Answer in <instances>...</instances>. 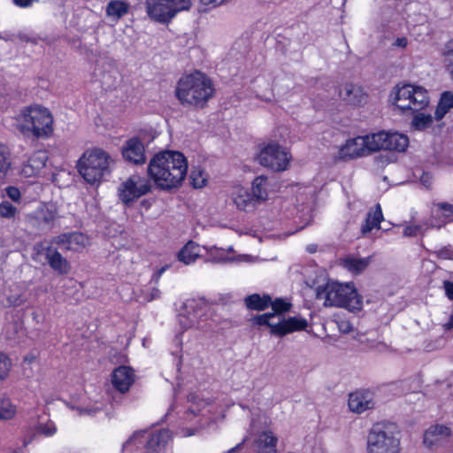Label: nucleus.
<instances>
[{"label":"nucleus","instance_id":"33","mask_svg":"<svg viewBox=\"0 0 453 453\" xmlns=\"http://www.w3.org/2000/svg\"><path fill=\"white\" fill-rule=\"evenodd\" d=\"M12 165V153L7 145L0 142V180L4 179Z\"/></svg>","mask_w":453,"mask_h":453},{"label":"nucleus","instance_id":"52","mask_svg":"<svg viewBox=\"0 0 453 453\" xmlns=\"http://www.w3.org/2000/svg\"><path fill=\"white\" fill-rule=\"evenodd\" d=\"M36 0H12V3L20 8H28L33 5Z\"/></svg>","mask_w":453,"mask_h":453},{"label":"nucleus","instance_id":"45","mask_svg":"<svg viewBox=\"0 0 453 453\" xmlns=\"http://www.w3.org/2000/svg\"><path fill=\"white\" fill-rule=\"evenodd\" d=\"M191 184L194 188H198L204 186L206 180L203 177L202 173L192 172L190 174Z\"/></svg>","mask_w":453,"mask_h":453},{"label":"nucleus","instance_id":"2","mask_svg":"<svg viewBox=\"0 0 453 453\" xmlns=\"http://www.w3.org/2000/svg\"><path fill=\"white\" fill-rule=\"evenodd\" d=\"M214 88L211 80L196 71L182 76L176 88V96L181 104L203 106L212 96Z\"/></svg>","mask_w":453,"mask_h":453},{"label":"nucleus","instance_id":"63","mask_svg":"<svg viewBox=\"0 0 453 453\" xmlns=\"http://www.w3.org/2000/svg\"><path fill=\"white\" fill-rule=\"evenodd\" d=\"M308 250H309L310 252H312L313 248H308Z\"/></svg>","mask_w":453,"mask_h":453},{"label":"nucleus","instance_id":"26","mask_svg":"<svg viewBox=\"0 0 453 453\" xmlns=\"http://www.w3.org/2000/svg\"><path fill=\"white\" fill-rule=\"evenodd\" d=\"M269 180L265 175L257 176L252 181V196L258 204L265 202L268 198Z\"/></svg>","mask_w":453,"mask_h":453},{"label":"nucleus","instance_id":"53","mask_svg":"<svg viewBox=\"0 0 453 453\" xmlns=\"http://www.w3.org/2000/svg\"><path fill=\"white\" fill-rule=\"evenodd\" d=\"M142 434L141 432H136L130 437L122 446V452L127 451L129 446L134 441V440Z\"/></svg>","mask_w":453,"mask_h":453},{"label":"nucleus","instance_id":"39","mask_svg":"<svg viewBox=\"0 0 453 453\" xmlns=\"http://www.w3.org/2000/svg\"><path fill=\"white\" fill-rule=\"evenodd\" d=\"M47 161V156L44 152H37L33 157H31L28 160L29 167L32 168V172L34 173V170H39L45 166Z\"/></svg>","mask_w":453,"mask_h":453},{"label":"nucleus","instance_id":"32","mask_svg":"<svg viewBox=\"0 0 453 453\" xmlns=\"http://www.w3.org/2000/svg\"><path fill=\"white\" fill-rule=\"evenodd\" d=\"M129 5L120 0H111L107 4L106 14L115 20L119 19L128 12Z\"/></svg>","mask_w":453,"mask_h":453},{"label":"nucleus","instance_id":"5","mask_svg":"<svg viewBox=\"0 0 453 453\" xmlns=\"http://www.w3.org/2000/svg\"><path fill=\"white\" fill-rule=\"evenodd\" d=\"M390 97L394 104L403 112L411 113L426 109L430 103L429 93L420 85L403 83L394 87Z\"/></svg>","mask_w":453,"mask_h":453},{"label":"nucleus","instance_id":"51","mask_svg":"<svg viewBox=\"0 0 453 453\" xmlns=\"http://www.w3.org/2000/svg\"><path fill=\"white\" fill-rule=\"evenodd\" d=\"M443 285H444V290H445V294H446L447 297L449 300L453 301V282L445 280L443 282Z\"/></svg>","mask_w":453,"mask_h":453},{"label":"nucleus","instance_id":"64","mask_svg":"<svg viewBox=\"0 0 453 453\" xmlns=\"http://www.w3.org/2000/svg\"><path fill=\"white\" fill-rule=\"evenodd\" d=\"M14 453H18V452H14Z\"/></svg>","mask_w":453,"mask_h":453},{"label":"nucleus","instance_id":"10","mask_svg":"<svg viewBox=\"0 0 453 453\" xmlns=\"http://www.w3.org/2000/svg\"><path fill=\"white\" fill-rule=\"evenodd\" d=\"M150 180L138 174L131 175L122 182L119 188V197L126 206H130L135 200L150 192Z\"/></svg>","mask_w":453,"mask_h":453},{"label":"nucleus","instance_id":"7","mask_svg":"<svg viewBox=\"0 0 453 453\" xmlns=\"http://www.w3.org/2000/svg\"><path fill=\"white\" fill-rule=\"evenodd\" d=\"M111 157L101 149L87 150L78 161V170L84 180L90 184L101 180L110 173Z\"/></svg>","mask_w":453,"mask_h":453},{"label":"nucleus","instance_id":"20","mask_svg":"<svg viewBox=\"0 0 453 453\" xmlns=\"http://www.w3.org/2000/svg\"><path fill=\"white\" fill-rule=\"evenodd\" d=\"M171 439L170 431L160 429L153 432L148 440L145 449L147 453H161L165 450L168 441Z\"/></svg>","mask_w":453,"mask_h":453},{"label":"nucleus","instance_id":"44","mask_svg":"<svg viewBox=\"0 0 453 453\" xmlns=\"http://www.w3.org/2000/svg\"><path fill=\"white\" fill-rule=\"evenodd\" d=\"M7 307H18L26 303L27 299L22 294L9 295L6 297Z\"/></svg>","mask_w":453,"mask_h":453},{"label":"nucleus","instance_id":"21","mask_svg":"<svg viewBox=\"0 0 453 453\" xmlns=\"http://www.w3.org/2000/svg\"><path fill=\"white\" fill-rule=\"evenodd\" d=\"M278 438L273 432L265 431L261 433L253 442L254 453H276Z\"/></svg>","mask_w":453,"mask_h":453},{"label":"nucleus","instance_id":"22","mask_svg":"<svg viewBox=\"0 0 453 453\" xmlns=\"http://www.w3.org/2000/svg\"><path fill=\"white\" fill-rule=\"evenodd\" d=\"M45 257L50 266L58 274H67L69 273L68 261L55 248L51 246L46 248Z\"/></svg>","mask_w":453,"mask_h":453},{"label":"nucleus","instance_id":"34","mask_svg":"<svg viewBox=\"0 0 453 453\" xmlns=\"http://www.w3.org/2000/svg\"><path fill=\"white\" fill-rule=\"evenodd\" d=\"M188 401L191 403L188 411L186 412V418L189 419V416H196L201 413L203 408L210 405V402L204 399H198L195 394H189L188 396Z\"/></svg>","mask_w":453,"mask_h":453},{"label":"nucleus","instance_id":"47","mask_svg":"<svg viewBox=\"0 0 453 453\" xmlns=\"http://www.w3.org/2000/svg\"><path fill=\"white\" fill-rule=\"evenodd\" d=\"M39 431L41 434L46 436H50L56 433L57 429L54 424L47 423L44 425H40Z\"/></svg>","mask_w":453,"mask_h":453},{"label":"nucleus","instance_id":"30","mask_svg":"<svg viewBox=\"0 0 453 453\" xmlns=\"http://www.w3.org/2000/svg\"><path fill=\"white\" fill-rule=\"evenodd\" d=\"M387 137V132L385 131L365 135L364 138L365 140L368 155L372 152L384 150V142Z\"/></svg>","mask_w":453,"mask_h":453},{"label":"nucleus","instance_id":"59","mask_svg":"<svg viewBox=\"0 0 453 453\" xmlns=\"http://www.w3.org/2000/svg\"><path fill=\"white\" fill-rule=\"evenodd\" d=\"M244 442V441L241 443H239L236 447L231 449L228 453H239V449L240 448L242 447V443Z\"/></svg>","mask_w":453,"mask_h":453},{"label":"nucleus","instance_id":"48","mask_svg":"<svg viewBox=\"0 0 453 453\" xmlns=\"http://www.w3.org/2000/svg\"><path fill=\"white\" fill-rule=\"evenodd\" d=\"M6 194L10 199L14 202H18L20 198V191L16 187H8L6 189Z\"/></svg>","mask_w":453,"mask_h":453},{"label":"nucleus","instance_id":"43","mask_svg":"<svg viewBox=\"0 0 453 453\" xmlns=\"http://www.w3.org/2000/svg\"><path fill=\"white\" fill-rule=\"evenodd\" d=\"M11 369V361L8 357L0 353V380H4Z\"/></svg>","mask_w":453,"mask_h":453},{"label":"nucleus","instance_id":"15","mask_svg":"<svg viewBox=\"0 0 453 453\" xmlns=\"http://www.w3.org/2000/svg\"><path fill=\"white\" fill-rule=\"evenodd\" d=\"M122 155L127 161L134 165H142L146 162L144 145L136 137L127 141L122 149Z\"/></svg>","mask_w":453,"mask_h":453},{"label":"nucleus","instance_id":"28","mask_svg":"<svg viewBox=\"0 0 453 453\" xmlns=\"http://www.w3.org/2000/svg\"><path fill=\"white\" fill-rule=\"evenodd\" d=\"M271 303L272 298L268 295L253 294L245 298L247 308L254 311H264L270 306Z\"/></svg>","mask_w":453,"mask_h":453},{"label":"nucleus","instance_id":"19","mask_svg":"<svg viewBox=\"0 0 453 453\" xmlns=\"http://www.w3.org/2000/svg\"><path fill=\"white\" fill-rule=\"evenodd\" d=\"M348 404L349 410L356 413H362L374 407V403L370 394L361 391L349 394Z\"/></svg>","mask_w":453,"mask_h":453},{"label":"nucleus","instance_id":"55","mask_svg":"<svg viewBox=\"0 0 453 453\" xmlns=\"http://www.w3.org/2000/svg\"><path fill=\"white\" fill-rule=\"evenodd\" d=\"M339 328L342 332L347 334L349 333L352 330V326L348 321H342L339 324Z\"/></svg>","mask_w":453,"mask_h":453},{"label":"nucleus","instance_id":"36","mask_svg":"<svg viewBox=\"0 0 453 453\" xmlns=\"http://www.w3.org/2000/svg\"><path fill=\"white\" fill-rule=\"evenodd\" d=\"M433 124V117L430 114L418 112L414 114L411 119V127L418 131H423Z\"/></svg>","mask_w":453,"mask_h":453},{"label":"nucleus","instance_id":"49","mask_svg":"<svg viewBox=\"0 0 453 453\" xmlns=\"http://www.w3.org/2000/svg\"><path fill=\"white\" fill-rule=\"evenodd\" d=\"M179 322H180V326L185 329L194 326L195 323H196V321L194 319H189L185 315L179 316Z\"/></svg>","mask_w":453,"mask_h":453},{"label":"nucleus","instance_id":"18","mask_svg":"<svg viewBox=\"0 0 453 453\" xmlns=\"http://www.w3.org/2000/svg\"><path fill=\"white\" fill-rule=\"evenodd\" d=\"M134 370L128 366H119L112 372L111 382L113 387L121 393H126L134 383Z\"/></svg>","mask_w":453,"mask_h":453},{"label":"nucleus","instance_id":"24","mask_svg":"<svg viewBox=\"0 0 453 453\" xmlns=\"http://www.w3.org/2000/svg\"><path fill=\"white\" fill-rule=\"evenodd\" d=\"M383 220L381 207L377 203L374 208L367 213L365 223L361 227L363 234L370 233L373 228H380V223Z\"/></svg>","mask_w":453,"mask_h":453},{"label":"nucleus","instance_id":"40","mask_svg":"<svg viewBox=\"0 0 453 453\" xmlns=\"http://www.w3.org/2000/svg\"><path fill=\"white\" fill-rule=\"evenodd\" d=\"M273 312L277 315L282 316V313L288 311L291 308V303L286 302L284 299L276 298L274 301H272L270 303Z\"/></svg>","mask_w":453,"mask_h":453},{"label":"nucleus","instance_id":"42","mask_svg":"<svg viewBox=\"0 0 453 453\" xmlns=\"http://www.w3.org/2000/svg\"><path fill=\"white\" fill-rule=\"evenodd\" d=\"M17 211V208L7 201L2 202L0 203V217L2 218H14Z\"/></svg>","mask_w":453,"mask_h":453},{"label":"nucleus","instance_id":"12","mask_svg":"<svg viewBox=\"0 0 453 453\" xmlns=\"http://www.w3.org/2000/svg\"><path fill=\"white\" fill-rule=\"evenodd\" d=\"M60 249L73 252L81 251L88 244V237L80 232L61 234L52 239Z\"/></svg>","mask_w":453,"mask_h":453},{"label":"nucleus","instance_id":"61","mask_svg":"<svg viewBox=\"0 0 453 453\" xmlns=\"http://www.w3.org/2000/svg\"><path fill=\"white\" fill-rule=\"evenodd\" d=\"M426 178H428V177H427V176H426ZM421 180H422V181H423V183H424V184H426V183H428V180H427L426 179H425V177H423V178L421 179Z\"/></svg>","mask_w":453,"mask_h":453},{"label":"nucleus","instance_id":"56","mask_svg":"<svg viewBox=\"0 0 453 453\" xmlns=\"http://www.w3.org/2000/svg\"><path fill=\"white\" fill-rule=\"evenodd\" d=\"M160 295H161L160 290H159L158 288H153L151 289V291H150V297H148V299H147V300H148L149 302H150V301H152V300H154V299L158 298V297L160 296Z\"/></svg>","mask_w":453,"mask_h":453},{"label":"nucleus","instance_id":"1","mask_svg":"<svg viewBox=\"0 0 453 453\" xmlns=\"http://www.w3.org/2000/svg\"><path fill=\"white\" fill-rule=\"evenodd\" d=\"M188 172V163L179 151L165 150L156 154L148 165V174L161 189L179 187Z\"/></svg>","mask_w":453,"mask_h":453},{"label":"nucleus","instance_id":"8","mask_svg":"<svg viewBox=\"0 0 453 453\" xmlns=\"http://www.w3.org/2000/svg\"><path fill=\"white\" fill-rule=\"evenodd\" d=\"M251 320L253 324L266 326L270 328V334L278 337H283L296 331L304 330L308 326L305 319L298 317L284 319L282 316L272 312L257 315Z\"/></svg>","mask_w":453,"mask_h":453},{"label":"nucleus","instance_id":"27","mask_svg":"<svg viewBox=\"0 0 453 453\" xmlns=\"http://www.w3.org/2000/svg\"><path fill=\"white\" fill-rule=\"evenodd\" d=\"M371 263V257H356L349 256L342 259V265L349 272L358 274L362 273Z\"/></svg>","mask_w":453,"mask_h":453},{"label":"nucleus","instance_id":"14","mask_svg":"<svg viewBox=\"0 0 453 453\" xmlns=\"http://www.w3.org/2000/svg\"><path fill=\"white\" fill-rule=\"evenodd\" d=\"M340 98L346 104L353 106H360L367 101V94L364 88L357 84L347 82L340 88Z\"/></svg>","mask_w":453,"mask_h":453},{"label":"nucleus","instance_id":"60","mask_svg":"<svg viewBox=\"0 0 453 453\" xmlns=\"http://www.w3.org/2000/svg\"><path fill=\"white\" fill-rule=\"evenodd\" d=\"M18 37L19 38V40H21L22 42H28L29 41V37L26 35V34H23V33H19L18 35Z\"/></svg>","mask_w":453,"mask_h":453},{"label":"nucleus","instance_id":"17","mask_svg":"<svg viewBox=\"0 0 453 453\" xmlns=\"http://www.w3.org/2000/svg\"><path fill=\"white\" fill-rule=\"evenodd\" d=\"M367 155V147L364 136H357L353 139H349L339 151L340 158L344 160Z\"/></svg>","mask_w":453,"mask_h":453},{"label":"nucleus","instance_id":"50","mask_svg":"<svg viewBox=\"0 0 453 453\" xmlns=\"http://www.w3.org/2000/svg\"><path fill=\"white\" fill-rule=\"evenodd\" d=\"M409 41L406 37H398L396 38L394 42L392 43V46L395 48L399 49H405L408 46Z\"/></svg>","mask_w":453,"mask_h":453},{"label":"nucleus","instance_id":"62","mask_svg":"<svg viewBox=\"0 0 453 453\" xmlns=\"http://www.w3.org/2000/svg\"><path fill=\"white\" fill-rule=\"evenodd\" d=\"M308 250H309L310 252H312L313 248H308Z\"/></svg>","mask_w":453,"mask_h":453},{"label":"nucleus","instance_id":"57","mask_svg":"<svg viewBox=\"0 0 453 453\" xmlns=\"http://www.w3.org/2000/svg\"><path fill=\"white\" fill-rule=\"evenodd\" d=\"M445 330L453 329V315H451L449 319V321L443 325Z\"/></svg>","mask_w":453,"mask_h":453},{"label":"nucleus","instance_id":"58","mask_svg":"<svg viewBox=\"0 0 453 453\" xmlns=\"http://www.w3.org/2000/svg\"><path fill=\"white\" fill-rule=\"evenodd\" d=\"M165 271V267H162L159 271H157L152 277V280H155L156 282L158 281L160 276L162 275V273H164Z\"/></svg>","mask_w":453,"mask_h":453},{"label":"nucleus","instance_id":"6","mask_svg":"<svg viewBox=\"0 0 453 453\" xmlns=\"http://www.w3.org/2000/svg\"><path fill=\"white\" fill-rule=\"evenodd\" d=\"M367 453H401V441L396 426L377 423L372 426L366 443Z\"/></svg>","mask_w":453,"mask_h":453},{"label":"nucleus","instance_id":"46","mask_svg":"<svg viewBox=\"0 0 453 453\" xmlns=\"http://www.w3.org/2000/svg\"><path fill=\"white\" fill-rule=\"evenodd\" d=\"M434 253L439 258L453 260V248H451L450 246L442 247Z\"/></svg>","mask_w":453,"mask_h":453},{"label":"nucleus","instance_id":"38","mask_svg":"<svg viewBox=\"0 0 453 453\" xmlns=\"http://www.w3.org/2000/svg\"><path fill=\"white\" fill-rule=\"evenodd\" d=\"M437 211L444 219L443 224L453 221V205L448 203H438L435 204Z\"/></svg>","mask_w":453,"mask_h":453},{"label":"nucleus","instance_id":"13","mask_svg":"<svg viewBox=\"0 0 453 453\" xmlns=\"http://www.w3.org/2000/svg\"><path fill=\"white\" fill-rule=\"evenodd\" d=\"M451 430L444 425H434L430 426L424 434L423 443L427 448L441 446L449 441L451 437Z\"/></svg>","mask_w":453,"mask_h":453},{"label":"nucleus","instance_id":"9","mask_svg":"<svg viewBox=\"0 0 453 453\" xmlns=\"http://www.w3.org/2000/svg\"><path fill=\"white\" fill-rule=\"evenodd\" d=\"M146 11L154 20L167 22L177 12L188 10L191 6L190 0H146Z\"/></svg>","mask_w":453,"mask_h":453},{"label":"nucleus","instance_id":"37","mask_svg":"<svg viewBox=\"0 0 453 453\" xmlns=\"http://www.w3.org/2000/svg\"><path fill=\"white\" fill-rule=\"evenodd\" d=\"M16 413V407L11 403L10 399H0V418L11 419Z\"/></svg>","mask_w":453,"mask_h":453},{"label":"nucleus","instance_id":"31","mask_svg":"<svg viewBox=\"0 0 453 453\" xmlns=\"http://www.w3.org/2000/svg\"><path fill=\"white\" fill-rule=\"evenodd\" d=\"M199 257V246L194 242H188L178 253L180 261L189 265Z\"/></svg>","mask_w":453,"mask_h":453},{"label":"nucleus","instance_id":"25","mask_svg":"<svg viewBox=\"0 0 453 453\" xmlns=\"http://www.w3.org/2000/svg\"><path fill=\"white\" fill-rule=\"evenodd\" d=\"M234 203L236 207L244 211H253L259 204L247 190L240 189L234 196Z\"/></svg>","mask_w":453,"mask_h":453},{"label":"nucleus","instance_id":"11","mask_svg":"<svg viewBox=\"0 0 453 453\" xmlns=\"http://www.w3.org/2000/svg\"><path fill=\"white\" fill-rule=\"evenodd\" d=\"M288 153L277 143H269L261 150L258 161L261 165L275 172L286 170L288 165Z\"/></svg>","mask_w":453,"mask_h":453},{"label":"nucleus","instance_id":"29","mask_svg":"<svg viewBox=\"0 0 453 453\" xmlns=\"http://www.w3.org/2000/svg\"><path fill=\"white\" fill-rule=\"evenodd\" d=\"M451 108H453V93L451 91H444L441 95L436 107L434 119L441 120Z\"/></svg>","mask_w":453,"mask_h":453},{"label":"nucleus","instance_id":"54","mask_svg":"<svg viewBox=\"0 0 453 453\" xmlns=\"http://www.w3.org/2000/svg\"><path fill=\"white\" fill-rule=\"evenodd\" d=\"M204 5H212L213 7L219 6L225 3L226 0H199Z\"/></svg>","mask_w":453,"mask_h":453},{"label":"nucleus","instance_id":"41","mask_svg":"<svg viewBox=\"0 0 453 453\" xmlns=\"http://www.w3.org/2000/svg\"><path fill=\"white\" fill-rule=\"evenodd\" d=\"M427 225H412L406 226L403 229V236L405 237H414L418 234H423L424 232L428 229Z\"/></svg>","mask_w":453,"mask_h":453},{"label":"nucleus","instance_id":"4","mask_svg":"<svg viewBox=\"0 0 453 453\" xmlns=\"http://www.w3.org/2000/svg\"><path fill=\"white\" fill-rule=\"evenodd\" d=\"M53 118L48 109L35 105L25 108L17 119V127L24 134L48 137L53 132Z\"/></svg>","mask_w":453,"mask_h":453},{"label":"nucleus","instance_id":"23","mask_svg":"<svg viewBox=\"0 0 453 453\" xmlns=\"http://www.w3.org/2000/svg\"><path fill=\"white\" fill-rule=\"evenodd\" d=\"M384 142V150L404 151L409 145V139L405 134L387 132Z\"/></svg>","mask_w":453,"mask_h":453},{"label":"nucleus","instance_id":"16","mask_svg":"<svg viewBox=\"0 0 453 453\" xmlns=\"http://www.w3.org/2000/svg\"><path fill=\"white\" fill-rule=\"evenodd\" d=\"M58 218V210L54 204L44 205L38 209L30 222L40 230L50 228Z\"/></svg>","mask_w":453,"mask_h":453},{"label":"nucleus","instance_id":"35","mask_svg":"<svg viewBox=\"0 0 453 453\" xmlns=\"http://www.w3.org/2000/svg\"><path fill=\"white\" fill-rule=\"evenodd\" d=\"M441 56L445 70L453 81V38L444 44L441 50Z\"/></svg>","mask_w":453,"mask_h":453},{"label":"nucleus","instance_id":"3","mask_svg":"<svg viewBox=\"0 0 453 453\" xmlns=\"http://www.w3.org/2000/svg\"><path fill=\"white\" fill-rule=\"evenodd\" d=\"M316 298L323 300L326 307H342L350 311H358L362 309V297L350 284H341L336 281H328L319 286L316 289Z\"/></svg>","mask_w":453,"mask_h":453}]
</instances>
